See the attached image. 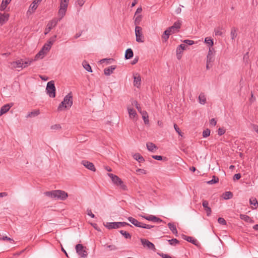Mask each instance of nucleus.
<instances>
[{
  "label": "nucleus",
  "instance_id": "a19ab883",
  "mask_svg": "<svg viewBox=\"0 0 258 258\" xmlns=\"http://www.w3.org/2000/svg\"><path fill=\"white\" fill-rule=\"evenodd\" d=\"M119 232L121 235L124 236L125 238H131L132 237L131 235L125 231L120 230Z\"/></svg>",
  "mask_w": 258,
  "mask_h": 258
},
{
  "label": "nucleus",
  "instance_id": "bb28decb",
  "mask_svg": "<svg viewBox=\"0 0 258 258\" xmlns=\"http://www.w3.org/2000/svg\"><path fill=\"white\" fill-rule=\"evenodd\" d=\"M140 113L142 115V117L144 120L145 124H149V120L148 119L149 116H148V114L147 112L146 111H142Z\"/></svg>",
  "mask_w": 258,
  "mask_h": 258
},
{
  "label": "nucleus",
  "instance_id": "774afa93",
  "mask_svg": "<svg viewBox=\"0 0 258 258\" xmlns=\"http://www.w3.org/2000/svg\"><path fill=\"white\" fill-rule=\"evenodd\" d=\"M159 255L160 256H161L162 258H173L171 256H170V255H168L167 254H165V253H159Z\"/></svg>",
  "mask_w": 258,
  "mask_h": 258
},
{
  "label": "nucleus",
  "instance_id": "bf43d9fd",
  "mask_svg": "<svg viewBox=\"0 0 258 258\" xmlns=\"http://www.w3.org/2000/svg\"><path fill=\"white\" fill-rule=\"evenodd\" d=\"M183 42L185 44L189 45H191L195 43V42L193 40H188V39L184 40L183 41Z\"/></svg>",
  "mask_w": 258,
  "mask_h": 258
},
{
  "label": "nucleus",
  "instance_id": "4468645a",
  "mask_svg": "<svg viewBox=\"0 0 258 258\" xmlns=\"http://www.w3.org/2000/svg\"><path fill=\"white\" fill-rule=\"evenodd\" d=\"M108 176L111 179L112 182L116 186L122 180L118 176L112 173H108Z\"/></svg>",
  "mask_w": 258,
  "mask_h": 258
},
{
  "label": "nucleus",
  "instance_id": "9b49d317",
  "mask_svg": "<svg viewBox=\"0 0 258 258\" xmlns=\"http://www.w3.org/2000/svg\"><path fill=\"white\" fill-rule=\"evenodd\" d=\"M202 205L206 212L207 215L208 216H210L212 213V210L211 208L209 207V202L206 200H203L202 201Z\"/></svg>",
  "mask_w": 258,
  "mask_h": 258
},
{
  "label": "nucleus",
  "instance_id": "39448f33",
  "mask_svg": "<svg viewBox=\"0 0 258 258\" xmlns=\"http://www.w3.org/2000/svg\"><path fill=\"white\" fill-rule=\"evenodd\" d=\"M85 248V247L81 244H78L76 245V252L81 257L85 258L88 255V253Z\"/></svg>",
  "mask_w": 258,
  "mask_h": 258
},
{
  "label": "nucleus",
  "instance_id": "37998d69",
  "mask_svg": "<svg viewBox=\"0 0 258 258\" xmlns=\"http://www.w3.org/2000/svg\"><path fill=\"white\" fill-rule=\"evenodd\" d=\"M168 242L170 245H176L179 243V241L176 238H173L171 239L168 240Z\"/></svg>",
  "mask_w": 258,
  "mask_h": 258
},
{
  "label": "nucleus",
  "instance_id": "3c124183",
  "mask_svg": "<svg viewBox=\"0 0 258 258\" xmlns=\"http://www.w3.org/2000/svg\"><path fill=\"white\" fill-rule=\"evenodd\" d=\"M249 203L250 205H253L254 206H258V203L255 198H250L249 200Z\"/></svg>",
  "mask_w": 258,
  "mask_h": 258
},
{
  "label": "nucleus",
  "instance_id": "dca6fc26",
  "mask_svg": "<svg viewBox=\"0 0 258 258\" xmlns=\"http://www.w3.org/2000/svg\"><path fill=\"white\" fill-rule=\"evenodd\" d=\"M12 68L14 69L22 68L23 59H19L11 63Z\"/></svg>",
  "mask_w": 258,
  "mask_h": 258
},
{
  "label": "nucleus",
  "instance_id": "f3484780",
  "mask_svg": "<svg viewBox=\"0 0 258 258\" xmlns=\"http://www.w3.org/2000/svg\"><path fill=\"white\" fill-rule=\"evenodd\" d=\"M146 146L147 149L152 152H154L158 149V147L152 142H148L146 144Z\"/></svg>",
  "mask_w": 258,
  "mask_h": 258
},
{
  "label": "nucleus",
  "instance_id": "de8ad7c7",
  "mask_svg": "<svg viewBox=\"0 0 258 258\" xmlns=\"http://www.w3.org/2000/svg\"><path fill=\"white\" fill-rule=\"evenodd\" d=\"M153 227H154V226H153V225L146 224L143 223H142L141 227H140V228H143L147 229H150Z\"/></svg>",
  "mask_w": 258,
  "mask_h": 258
},
{
  "label": "nucleus",
  "instance_id": "8fccbe9b",
  "mask_svg": "<svg viewBox=\"0 0 258 258\" xmlns=\"http://www.w3.org/2000/svg\"><path fill=\"white\" fill-rule=\"evenodd\" d=\"M132 104L136 106V107L137 108V109H138V111L140 113H141L142 111L141 108L140 106V105L138 104V102L136 100L134 101Z\"/></svg>",
  "mask_w": 258,
  "mask_h": 258
},
{
  "label": "nucleus",
  "instance_id": "5fc2aeb1",
  "mask_svg": "<svg viewBox=\"0 0 258 258\" xmlns=\"http://www.w3.org/2000/svg\"><path fill=\"white\" fill-rule=\"evenodd\" d=\"M214 60V56H207V63H212Z\"/></svg>",
  "mask_w": 258,
  "mask_h": 258
},
{
  "label": "nucleus",
  "instance_id": "864d4df0",
  "mask_svg": "<svg viewBox=\"0 0 258 258\" xmlns=\"http://www.w3.org/2000/svg\"><path fill=\"white\" fill-rule=\"evenodd\" d=\"M215 35L216 36H221L222 35V32L221 31V29L220 28H218L215 29L214 30Z\"/></svg>",
  "mask_w": 258,
  "mask_h": 258
},
{
  "label": "nucleus",
  "instance_id": "cd10ccee",
  "mask_svg": "<svg viewBox=\"0 0 258 258\" xmlns=\"http://www.w3.org/2000/svg\"><path fill=\"white\" fill-rule=\"evenodd\" d=\"M46 53L47 52H46L44 50L41 49L40 50V51L36 55L35 60H36L38 58H43Z\"/></svg>",
  "mask_w": 258,
  "mask_h": 258
},
{
  "label": "nucleus",
  "instance_id": "0e129e2a",
  "mask_svg": "<svg viewBox=\"0 0 258 258\" xmlns=\"http://www.w3.org/2000/svg\"><path fill=\"white\" fill-rule=\"evenodd\" d=\"M174 127L176 132L178 134V135L181 136V131L176 124H174Z\"/></svg>",
  "mask_w": 258,
  "mask_h": 258
},
{
  "label": "nucleus",
  "instance_id": "e2e57ef3",
  "mask_svg": "<svg viewBox=\"0 0 258 258\" xmlns=\"http://www.w3.org/2000/svg\"><path fill=\"white\" fill-rule=\"evenodd\" d=\"M152 157L153 159L159 161L162 160L163 159V157L160 155H153Z\"/></svg>",
  "mask_w": 258,
  "mask_h": 258
},
{
  "label": "nucleus",
  "instance_id": "72a5a7b5",
  "mask_svg": "<svg viewBox=\"0 0 258 258\" xmlns=\"http://www.w3.org/2000/svg\"><path fill=\"white\" fill-rule=\"evenodd\" d=\"M237 29L235 27H232L230 32V36L232 40H234L237 36Z\"/></svg>",
  "mask_w": 258,
  "mask_h": 258
},
{
  "label": "nucleus",
  "instance_id": "680f3d73",
  "mask_svg": "<svg viewBox=\"0 0 258 258\" xmlns=\"http://www.w3.org/2000/svg\"><path fill=\"white\" fill-rule=\"evenodd\" d=\"M85 2V0H77L76 1V4L79 6L80 7L83 6Z\"/></svg>",
  "mask_w": 258,
  "mask_h": 258
},
{
  "label": "nucleus",
  "instance_id": "603ef678",
  "mask_svg": "<svg viewBox=\"0 0 258 258\" xmlns=\"http://www.w3.org/2000/svg\"><path fill=\"white\" fill-rule=\"evenodd\" d=\"M51 46L49 44H47L45 43L43 46L42 47V49L44 50L46 52H47L51 48Z\"/></svg>",
  "mask_w": 258,
  "mask_h": 258
},
{
  "label": "nucleus",
  "instance_id": "4d7b16f0",
  "mask_svg": "<svg viewBox=\"0 0 258 258\" xmlns=\"http://www.w3.org/2000/svg\"><path fill=\"white\" fill-rule=\"evenodd\" d=\"M214 55H215V51L214 50V48H210L209 50V51H208V53L207 56H214Z\"/></svg>",
  "mask_w": 258,
  "mask_h": 258
},
{
  "label": "nucleus",
  "instance_id": "4c0bfd02",
  "mask_svg": "<svg viewBox=\"0 0 258 258\" xmlns=\"http://www.w3.org/2000/svg\"><path fill=\"white\" fill-rule=\"evenodd\" d=\"M37 7H38V5H36L35 3H34V4L32 3L29 7V10L28 12L33 13L34 12V11L37 8Z\"/></svg>",
  "mask_w": 258,
  "mask_h": 258
},
{
  "label": "nucleus",
  "instance_id": "79ce46f5",
  "mask_svg": "<svg viewBox=\"0 0 258 258\" xmlns=\"http://www.w3.org/2000/svg\"><path fill=\"white\" fill-rule=\"evenodd\" d=\"M56 36L54 35L53 37H51L48 41H47V43L46 44H49L50 46L51 47L52 45L53 44V43L55 42L56 39Z\"/></svg>",
  "mask_w": 258,
  "mask_h": 258
},
{
  "label": "nucleus",
  "instance_id": "a18cd8bd",
  "mask_svg": "<svg viewBox=\"0 0 258 258\" xmlns=\"http://www.w3.org/2000/svg\"><path fill=\"white\" fill-rule=\"evenodd\" d=\"M142 15H139L138 16H137L136 18H135V24L137 25H139L141 20H142Z\"/></svg>",
  "mask_w": 258,
  "mask_h": 258
},
{
  "label": "nucleus",
  "instance_id": "7ed1b4c3",
  "mask_svg": "<svg viewBox=\"0 0 258 258\" xmlns=\"http://www.w3.org/2000/svg\"><path fill=\"white\" fill-rule=\"evenodd\" d=\"M69 0H60V4L58 12L59 20H60L65 16L68 7Z\"/></svg>",
  "mask_w": 258,
  "mask_h": 258
},
{
  "label": "nucleus",
  "instance_id": "6e6552de",
  "mask_svg": "<svg viewBox=\"0 0 258 258\" xmlns=\"http://www.w3.org/2000/svg\"><path fill=\"white\" fill-rule=\"evenodd\" d=\"M140 240L142 244L144 247H147V248L151 250H155L156 248L153 243L145 238H141Z\"/></svg>",
  "mask_w": 258,
  "mask_h": 258
},
{
  "label": "nucleus",
  "instance_id": "9d476101",
  "mask_svg": "<svg viewBox=\"0 0 258 258\" xmlns=\"http://www.w3.org/2000/svg\"><path fill=\"white\" fill-rule=\"evenodd\" d=\"M57 21L55 20H53L49 22L47 25L46 28L45 29V35L48 34L51 31V30L57 25Z\"/></svg>",
  "mask_w": 258,
  "mask_h": 258
},
{
  "label": "nucleus",
  "instance_id": "c85d7f7f",
  "mask_svg": "<svg viewBox=\"0 0 258 258\" xmlns=\"http://www.w3.org/2000/svg\"><path fill=\"white\" fill-rule=\"evenodd\" d=\"M171 34H173V33L170 32V31L168 28L164 31L162 37L163 39H164L165 40V41H166L168 39L169 36Z\"/></svg>",
  "mask_w": 258,
  "mask_h": 258
},
{
  "label": "nucleus",
  "instance_id": "13d9d810",
  "mask_svg": "<svg viewBox=\"0 0 258 258\" xmlns=\"http://www.w3.org/2000/svg\"><path fill=\"white\" fill-rule=\"evenodd\" d=\"M0 239H2L3 240H8V241H10L11 242H14V240L13 239H12L10 237H8L7 236H3L2 238H0Z\"/></svg>",
  "mask_w": 258,
  "mask_h": 258
},
{
  "label": "nucleus",
  "instance_id": "c9c22d12",
  "mask_svg": "<svg viewBox=\"0 0 258 258\" xmlns=\"http://www.w3.org/2000/svg\"><path fill=\"white\" fill-rule=\"evenodd\" d=\"M33 61V59H27L26 60L23 59L22 68H25L30 65Z\"/></svg>",
  "mask_w": 258,
  "mask_h": 258
},
{
  "label": "nucleus",
  "instance_id": "0eeeda50",
  "mask_svg": "<svg viewBox=\"0 0 258 258\" xmlns=\"http://www.w3.org/2000/svg\"><path fill=\"white\" fill-rule=\"evenodd\" d=\"M182 24V21L180 20H177L175 22L173 25L169 27L168 29L173 33L178 32L179 31V29L181 28V26Z\"/></svg>",
  "mask_w": 258,
  "mask_h": 258
},
{
  "label": "nucleus",
  "instance_id": "7c9ffc66",
  "mask_svg": "<svg viewBox=\"0 0 258 258\" xmlns=\"http://www.w3.org/2000/svg\"><path fill=\"white\" fill-rule=\"evenodd\" d=\"M199 102L201 104H205L206 102V97L204 93H201L199 96Z\"/></svg>",
  "mask_w": 258,
  "mask_h": 258
},
{
  "label": "nucleus",
  "instance_id": "aec40b11",
  "mask_svg": "<svg viewBox=\"0 0 258 258\" xmlns=\"http://www.w3.org/2000/svg\"><path fill=\"white\" fill-rule=\"evenodd\" d=\"M9 17V15L8 14H1L0 13V25L4 24L5 22H6Z\"/></svg>",
  "mask_w": 258,
  "mask_h": 258
},
{
  "label": "nucleus",
  "instance_id": "ea45409f",
  "mask_svg": "<svg viewBox=\"0 0 258 258\" xmlns=\"http://www.w3.org/2000/svg\"><path fill=\"white\" fill-rule=\"evenodd\" d=\"M218 181H219V178L215 176H213L212 179L208 181L207 182V183L209 184H212L214 183H217V182H218Z\"/></svg>",
  "mask_w": 258,
  "mask_h": 258
},
{
  "label": "nucleus",
  "instance_id": "f03ea898",
  "mask_svg": "<svg viewBox=\"0 0 258 258\" xmlns=\"http://www.w3.org/2000/svg\"><path fill=\"white\" fill-rule=\"evenodd\" d=\"M73 105V96L71 93H69L63 98V101L59 105L57 110L61 111L63 108L70 109Z\"/></svg>",
  "mask_w": 258,
  "mask_h": 258
},
{
  "label": "nucleus",
  "instance_id": "f8f14e48",
  "mask_svg": "<svg viewBox=\"0 0 258 258\" xmlns=\"http://www.w3.org/2000/svg\"><path fill=\"white\" fill-rule=\"evenodd\" d=\"M104 225L108 229H117L120 228L119 222H107L106 224H104Z\"/></svg>",
  "mask_w": 258,
  "mask_h": 258
},
{
  "label": "nucleus",
  "instance_id": "423d86ee",
  "mask_svg": "<svg viewBox=\"0 0 258 258\" xmlns=\"http://www.w3.org/2000/svg\"><path fill=\"white\" fill-rule=\"evenodd\" d=\"M135 34L136 41L138 42H144L143 36L142 34V29L141 27L136 26L135 27Z\"/></svg>",
  "mask_w": 258,
  "mask_h": 258
},
{
  "label": "nucleus",
  "instance_id": "6e6d98bb",
  "mask_svg": "<svg viewBox=\"0 0 258 258\" xmlns=\"http://www.w3.org/2000/svg\"><path fill=\"white\" fill-rule=\"evenodd\" d=\"M218 222L219 224L223 225H225L226 224L225 220L223 218H219L218 219Z\"/></svg>",
  "mask_w": 258,
  "mask_h": 258
},
{
  "label": "nucleus",
  "instance_id": "f704fd0d",
  "mask_svg": "<svg viewBox=\"0 0 258 258\" xmlns=\"http://www.w3.org/2000/svg\"><path fill=\"white\" fill-rule=\"evenodd\" d=\"M84 68L89 72H92V70L90 65L86 61H84L82 63Z\"/></svg>",
  "mask_w": 258,
  "mask_h": 258
},
{
  "label": "nucleus",
  "instance_id": "473e14b6",
  "mask_svg": "<svg viewBox=\"0 0 258 258\" xmlns=\"http://www.w3.org/2000/svg\"><path fill=\"white\" fill-rule=\"evenodd\" d=\"M11 0H3L1 5V10L3 11L6 9L8 4L10 3Z\"/></svg>",
  "mask_w": 258,
  "mask_h": 258
},
{
  "label": "nucleus",
  "instance_id": "a211bd4d",
  "mask_svg": "<svg viewBox=\"0 0 258 258\" xmlns=\"http://www.w3.org/2000/svg\"><path fill=\"white\" fill-rule=\"evenodd\" d=\"M127 220L133 225H134L136 227H140L142 222L138 221L137 219L132 217H129L127 218Z\"/></svg>",
  "mask_w": 258,
  "mask_h": 258
},
{
  "label": "nucleus",
  "instance_id": "5701e85b",
  "mask_svg": "<svg viewBox=\"0 0 258 258\" xmlns=\"http://www.w3.org/2000/svg\"><path fill=\"white\" fill-rule=\"evenodd\" d=\"M141 79L139 75L134 76V85L137 88H139L141 85Z\"/></svg>",
  "mask_w": 258,
  "mask_h": 258
},
{
  "label": "nucleus",
  "instance_id": "c756f323",
  "mask_svg": "<svg viewBox=\"0 0 258 258\" xmlns=\"http://www.w3.org/2000/svg\"><path fill=\"white\" fill-rule=\"evenodd\" d=\"M222 197L225 200H229L233 197V194L231 191H225L223 194Z\"/></svg>",
  "mask_w": 258,
  "mask_h": 258
},
{
  "label": "nucleus",
  "instance_id": "20e7f679",
  "mask_svg": "<svg viewBox=\"0 0 258 258\" xmlns=\"http://www.w3.org/2000/svg\"><path fill=\"white\" fill-rule=\"evenodd\" d=\"M46 90L49 97L52 98L55 97V87L54 81H51L47 83Z\"/></svg>",
  "mask_w": 258,
  "mask_h": 258
},
{
  "label": "nucleus",
  "instance_id": "1a4fd4ad",
  "mask_svg": "<svg viewBox=\"0 0 258 258\" xmlns=\"http://www.w3.org/2000/svg\"><path fill=\"white\" fill-rule=\"evenodd\" d=\"M140 216L141 217H142L143 218L145 219L146 220L150 221H152V222H157V223L163 222V221L161 219H160L154 215H141Z\"/></svg>",
  "mask_w": 258,
  "mask_h": 258
},
{
  "label": "nucleus",
  "instance_id": "412c9836",
  "mask_svg": "<svg viewBox=\"0 0 258 258\" xmlns=\"http://www.w3.org/2000/svg\"><path fill=\"white\" fill-rule=\"evenodd\" d=\"M116 67L114 66H111L109 67L108 68H105L104 70V74L106 76H109L111 74L113 71L115 69Z\"/></svg>",
  "mask_w": 258,
  "mask_h": 258
},
{
  "label": "nucleus",
  "instance_id": "49530a36",
  "mask_svg": "<svg viewBox=\"0 0 258 258\" xmlns=\"http://www.w3.org/2000/svg\"><path fill=\"white\" fill-rule=\"evenodd\" d=\"M205 42L208 44L209 46H212L213 45V40L208 37L205 39Z\"/></svg>",
  "mask_w": 258,
  "mask_h": 258
},
{
  "label": "nucleus",
  "instance_id": "2eb2a0df",
  "mask_svg": "<svg viewBox=\"0 0 258 258\" xmlns=\"http://www.w3.org/2000/svg\"><path fill=\"white\" fill-rule=\"evenodd\" d=\"M13 106V103L7 104L3 106L0 110V116L7 112Z\"/></svg>",
  "mask_w": 258,
  "mask_h": 258
},
{
  "label": "nucleus",
  "instance_id": "69168bd1",
  "mask_svg": "<svg viewBox=\"0 0 258 258\" xmlns=\"http://www.w3.org/2000/svg\"><path fill=\"white\" fill-rule=\"evenodd\" d=\"M119 225L120 227H123L125 226H132L130 224H128L126 222H119Z\"/></svg>",
  "mask_w": 258,
  "mask_h": 258
},
{
  "label": "nucleus",
  "instance_id": "58836bf2",
  "mask_svg": "<svg viewBox=\"0 0 258 258\" xmlns=\"http://www.w3.org/2000/svg\"><path fill=\"white\" fill-rule=\"evenodd\" d=\"M117 186H119L120 189L122 190L125 191L127 190L126 185L124 183L122 180L120 181Z\"/></svg>",
  "mask_w": 258,
  "mask_h": 258
},
{
  "label": "nucleus",
  "instance_id": "338daca9",
  "mask_svg": "<svg viewBox=\"0 0 258 258\" xmlns=\"http://www.w3.org/2000/svg\"><path fill=\"white\" fill-rule=\"evenodd\" d=\"M225 133V130L222 128H219L218 130V134L219 136H222Z\"/></svg>",
  "mask_w": 258,
  "mask_h": 258
},
{
  "label": "nucleus",
  "instance_id": "052dcab7",
  "mask_svg": "<svg viewBox=\"0 0 258 258\" xmlns=\"http://www.w3.org/2000/svg\"><path fill=\"white\" fill-rule=\"evenodd\" d=\"M51 130H59L61 128V126L60 124H54L51 126L50 127Z\"/></svg>",
  "mask_w": 258,
  "mask_h": 258
},
{
  "label": "nucleus",
  "instance_id": "c03bdc74",
  "mask_svg": "<svg viewBox=\"0 0 258 258\" xmlns=\"http://www.w3.org/2000/svg\"><path fill=\"white\" fill-rule=\"evenodd\" d=\"M240 218L241 219L247 222H249V220H250V217L244 214H240Z\"/></svg>",
  "mask_w": 258,
  "mask_h": 258
},
{
  "label": "nucleus",
  "instance_id": "a878e982",
  "mask_svg": "<svg viewBox=\"0 0 258 258\" xmlns=\"http://www.w3.org/2000/svg\"><path fill=\"white\" fill-rule=\"evenodd\" d=\"M134 53L131 48H128L126 50L124 57L126 59H128L133 57Z\"/></svg>",
  "mask_w": 258,
  "mask_h": 258
},
{
  "label": "nucleus",
  "instance_id": "b1692460",
  "mask_svg": "<svg viewBox=\"0 0 258 258\" xmlns=\"http://www.w3.org/2000/svg\"><path fill=\"white\" fill-rule=\"evenodd\" d=\"M168 228L172 231V233L175 234L176 236H177V230L176 226L172 223H169L168 224Z\"/></svg>",
  "mask_w": 258,
  "mask_h": 258
},
{
  "label": "nucleus",
  "instance_id": "ddd939ff",
  "mask_svg": "<svg viewBox=\"0 0 258 258\" xmlns=\"http://www.w3.org/2000/svg\"><path fill=\"white\" fill-rule=\"evenodd\" d=\"M82 164L87 169L93 171H95L96 169L95 166L92 163L88 161L83 160L82 161Z\"/></svg>",
  "mask_w": 258,
  "mask_h": 258
},
{
  "label": "nucleus",
  "instance_id": "6ab92c4d",
  "mask_svg": "<svg viewBox=\"0 0 258 258\" xmlns=\"http://www.w3.org/2000/svg\"><path fill=\"white\" fill-rule=\"evenodd\" d=\"M182 238L183 239L186 240L188 242H189L194 244L196 245L198 242V240L193 238L192 237L187 236L185 235H182Z\"/></svg>",
  "mask_w": 258,
  "mask_h": 258
},
{
  "label": "nucleus",
  "instance_id": "4be33fe9",
  "mask_svg": "<svg viewBox=\"0 0 258 258\" xmlns=\"http://www.w3.org/2000/svg\"><path fill=\"white\" fill-rule=\"evenodd\" d=\"M40 111L38 109H35L32 110V111L29 112L27 115H26L27 118H31V117H34L37 115H38L40 114Z\"/></svg>",
  "mask_w": 258,
  "mask_h": 258
},
{
  "label": "nucleus",
  "instance_id": "f257e3e1",
  "mask_svg": "<svg viewBox=\"0 0 258 258\" xmlns=\"http://www.w3.org/2000/svg\"><path fill=\"white\" fill-rule=\"evenodd\" d=\"M44 195L51 199L55 200H64L68 197V194L61 190H55L50 191H46L44 192Z\"/></svg>",
  "mask_w": 258,
  "mask_h": 258
},
{
  "label": "nucleus",
  "instance_id": "2f4dec72",
  "mask_svg": "<svg viewBox=\"0 0 258 258\" xmlns=\"http://www.w3.org/2000/svg\"><path fill=\"white\" fill-rule=\"evenodd\" d=\"M134 158L139 162H143L145 161L144 158L140 154L136 153L133 156Z\"/></svg>",
  "mask_w": 258,
  "mask_h": 258
},
{
  "label": "nucleus",
  "instance_id": "e433bc0d",
  "mask_svg": "<svg viewBox=\"0 0 258 258\" xmlns=\"http://www.w3.org/2000/svg\"><path fill=\"white\" fill-rule=\"evenodd\" d=\"M187 46L185 44H181L177 48L176 52L177 53H180L182 50H185Z\"/></svg>",
  "mask_w": 258,
  "mask_h": 258
},
{
  "label": "nucleus",
  "instance_id": "09e8293b",
  "mask_svg": "<svg viewBox=\"0 0 258 258\" xmlns=\"http://www.w3.org/2000/svg\"><path fill=\"white\" fill-rule=\"evenodd\" d=\"M210 135V130L208 128L204 130L203 132V137L204 138H207Z\"/></svg>",
  "mask_w": 258,
  "mask_h": 258
},
{
  "label": "nucleus",
  "instance_id": "393cba45",
  "mask_svg": "<svg viewBox=\"0 0 258 258\" xmlns=\"http://www.w3.org/2000/svg\"><path fill=\"white\" fill-rule=\"evenodd\" d=\"M127 111L129 114L130 118L133 119L137 116V113L135 109L131 108L129 107H127Z\"/></svg>",
  "mask_w": 258,
  "mask_h": 258
}]
</instances>
